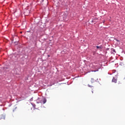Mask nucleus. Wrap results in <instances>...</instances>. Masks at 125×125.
<instances>
[{
  "label": "nucleus",
  "instance_id": "1",
  "mask_svg": "<svg viewBox=\"0 0 125 125\" xmlns=\"http://www.w3.org/2000/svg\"><path fill=\"white\" fill-rule=\"evenodd\" d=\"M0 120H5V115H3V114L0 115Z\"/></svg>",
  "mask_w": 125,
  "mask_h": 125
},
{
  "label": "nucleus",
  "instance_id": "2",
  "mask_svg": "<svg viewBox=\"0 0 125 125\" xmlns=\"http://www.w3.org/2000/svg\"><path fill=\"white\" fill-rule=\"evenodd\" d=\"M112 83H117V79H115V78H113V79H112Z\"/></svg>",
  "mask_w": 125,
  "mask_h": 125
},
{
  "label": "nucleus",
  "instance_id": "3",
  "mask_svg": "<svg viewBox=\"0 0 125 125\" xmlns=\"http://www.w3.org/2000/svg\"><path fill=\"white\" fill-rule=\"evenodd\" d=\"M46 103V99L44 98L43 100V104H45Z\"/></svg>",
  "mask_w": 125,
  "mask_h": 125
},
{
  "label": "nucleus",
  "instance_id": "4",
  "mask_svg": "<svg viewBox=\"0 0 125 125\" xmlns=\"http://www.w3.org/2000/svg\"><path fill=\"white\" fill-rule=\"evenodd\" d=\"M96 47L97 49L99 48L100 49H102V47H101V46H97Z\"/></svg>",
  "mask_w": 125,
  "mask_h": 125
},
{
  "label": "nucleus",
  "instance_id": "5",
  "mask_svg": "<svg viewBox=\"0 0 125 125\" xmlns=\"http://www.w3.org/2000/svg\"><path fill=\"white\" fill-rule=\"evenodd\" d=\"M94 80L93 79V78H92L91 79V82H94Z\"/></svg>",
  "mask_w": 125,
  "mask_h": 125
},
{
  "label": "nucleus",
  "instance_id": "6",
  "mask_svg": "<svg viewBox=\"0 0 125 125\" xmlns=\"http://www.w3.org/2000/svg\"><path fill=\"white\" fill-rule=\"evenodd\" d=\"M17 108V107H16L15 109H13V112H14V111H15V110H16Z\"/></svg>",
  "mask_w": 125,
  "mask_h": 125
},
{
  "label": "nucleus",
  "instance_id": "7",
  "mask_svg": "<svg viewBox=\"0 0 125 125\" xmlns=\"http://www.w3.org/2000/svg\"><path fill=\"white\" fill-rule=\"evenodd\" d=\"M53 84H54V83H53L52 84H50V86H52L53 85Z\"/></svg>",
  "mask_w": 125,
  "mask_h": 125
},
{
  "label": "nucleus",
  "instance_id": "8",
  "mask_svg": "<svg viewBox=\"0 0 125 125\" xmlns=\"http://www.w3.org/2000/svg\"><path fill=\"white\" fill-rule=\"evenodd\" d=\"M88 86H89V87H92V86H90V85H88Z\"/></svg>",
  "mask_w": 125,
  "mask_h": 125
},
{
  "label": "nucleus",
  "instance_id": "9",
  "mask_svg": "<svg viewBox=\"0 0 125 125\" xmlns=\"http://www.w3.org/2000/svg\"><path fill=\"white\" fill-rule=\"evenodd\" d=\"M48 57H50V56H49V55H48Z\"/></svg>",
  "mask_w": 125,
  "mask_h": 125
},
{
  "label": "nucleus",
  "instance_id": "10",
  "mask_svg": "<svg viewBox=\"0 0 125 125\" xmlns=\"http://www.w3.org/2000/svg\"><path fill=\"white\" fill-rule=\"evenodd\" d=\"M92 93H93V91H92Z\"/></svg>",
  "mask_w": 125,
  "mask_h": 125
}]
</instances>
